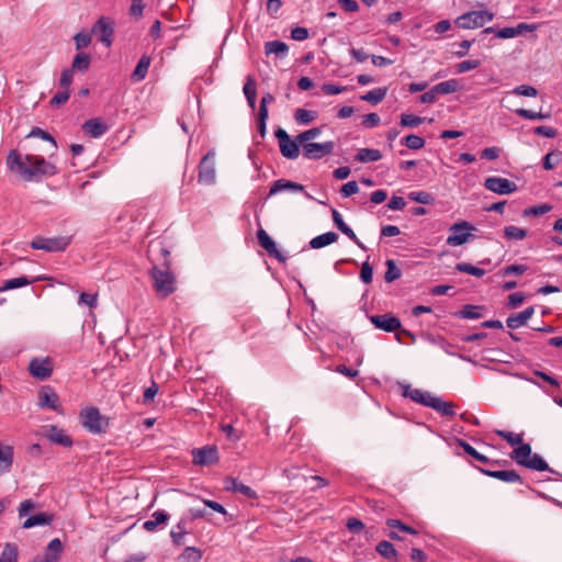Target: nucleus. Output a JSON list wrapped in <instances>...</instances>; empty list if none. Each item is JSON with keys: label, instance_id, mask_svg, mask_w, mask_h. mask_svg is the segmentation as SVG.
<instances>
[{"label": "nucleus", "instance_id": "18", "mask_svg": "<svg viewBox=\"0 0 562 562\" xmlns=\"http://www.w3.org/2000/svg\"><path fill=\"white\" fill-rule=\"evenodd\" d=\"M331 214L336 227L348 236L359 248L366 249L364 245L359 240L355 232L345 223L342 215L335 209L331 210Z\"/></svg>", "mask_w": 562, "mask_h": 562}, {"label": "nucleus", "instance_id": "48", "mask_svg": "<svg viewBox=\"0 0 562 562\" xmlns=\"http://www.w3.org/2000/svg\"><path fill=\"white\" fill-rule=\"evenodd\" d=\"M404 145L409 149H420L425 146V140L418 135L411 134L403 139Z\"/></svg>", "mask_w": 562, "mask_h": 562}, {"label": "nucleus", "instance_id": "34", "mask_svg": "<svg viewBox=\"0 0 562 562\" xmlns=\"http://www.w3.org/2000/svg\"><path fill=\"white\" fill-rule=\"evenodd\" d=\"M256 81L248 77L246 83L244 85V94L247 99L248 104L250 108H255L256 105V97H257V90H256Z\"/></svg>", "mask_w": 562, "mask_h": 562}, {"label": "nucleus", "instance_id": "28", "mask_svg": "<svg viewBox=\"0 0 562 562\" xmlns=\"http://www.w3.org/2000/svg\"><path fill=\"white\" fill-rule=\"evenodd\" d=\"M53 521V516L47 514V513H38V514H35L31 517H29L24 522H23V528H32V527H35V526H45V525H49L50 522Z\"/></svg>", "mask_w": 562, "mask_h": 562}, {"label": "nucleus", "instance_id": "24", "mask_svg": "<svg viewBox=\"0 0 562 562\" xmlns=\"http://www.w3.org/2000/svg\"><path fill=\"white\" fill-rule=\"evenodd\" d=\"M283 191L300 192L303 191V186L290 180L279 179L274 181L270 187L269 195H273Z\"/></svg>", "mask_w": 562, "mask_h": 562}, {"label": "nucleus", "instance_id": "16", "mask_svg": "<svg viewBox=\"0 0 562 562\" xmlns=\"http://www.w3.org/2000/svg\"><path fill=\"white\" fill-rule=\"evenodd\" d=\"M257 239L260 247L266 250L269 257L276 258L281 262L285 260L284 256L277 248L274 240L269 236V234L263 228L258 229Z\"/></svg>", "mask_w": 562, "mask_h": 562}, {"label": "nucleus", "instance_id": "49", "mask_svg": "<svg viewBox=\"0 0 562 562\" xmlns=\"http://www.w3.org/2000/svg\"><path fill=\"white\" fill-rule=\"evenodd\" d=\"M27 137H38L43 140H47L52 143L54 149L57 148V143L55 138L46 131L40 128V127H33Z\"/></svg>", "mask_w": 562, "mask_h": 562}, {"label": "nucleus", "instance_id": "54", "mask_svg": "<svg viewBox=\"0 0 562 562\" xmlns=\"http://www.w3.org/2000/svg\"><path fill=\"white\" fill-rule=\"evenodd\" d=\"M480 308L481 307H479V306L467 305L460 312V317L467 318V319H477L482 316V314L479 312Z\"/></svg>", "mask_w": 562, "mask_h": 562}, {"label": "nucleus", "instance_id": "3", "mask_svg": "<svg viewBox=\"0 0 562 562\" xmlns=\"http://www.w3.org/2000/svg\"><path fill=\"white\" fill-rule=\"evenodd\" d=\"M159 252L162 257L161 267L154 265L150 269V277L153 279V288L160 299H166L177 290L176 277L169 267V250L165 247H159Z\"/></svg>", "mask_w": 562, "mask_h": 562}, {"label": "nucleus", "instance_id": "63", "mask_svg": "<svg viewBox=\"0 0 562 562\" xmlns=\"http://www.w3.org/2000/svg\"><path fill=\"white\" fill-rule=\"evenodd\" d=\"M526 271H527V266H525V265H510V266L505 267L501 271V274L506 277V276H510V274H522Z\"/></svg>", "mask_w": 562, "mask_h": 562}, {"label": "nucleus", "instance_id": "46", "mask_svg": "<svg viewBox=\"0 0 562 562\" xmlns=\"http://www.w3.org/2000/svg\"><path fill=\"white\" fill-rule=\"evenodd\" d=\"M457 270L463 273H468L474 277H482L485 274V270L477 268L468 262H460L457 265Z\"/></svg>", "mask_w": 562, "mask_h": 562}, {"label": "nucleus", "instance_id": "33", "mask_svg": "<svg viewBox=\"0 0 562 562\" xmlns=\"http://www.w3.org/2000/svg\"><path fill=\"white\" fill-rule=\"evenodd\" d=\"M386 93V88H376L362 94L360 99L372 104H378L385 98Z\"/></svg>", "mask_w": 562, "mask_h": 562}, {"label": "nucleus", "instance_id": "25", "mask_svg": "<svg viewBox=\"0 0 562 562\" xmlns=\"http://www.w3.org/2000/svg\"><path fill=\"white\" fill-rule=\"evenodd\" d=\"M484 474L487 476L497 479L503 482L507 483H515V482H521L520 475L515 470H482Z\"/></svg>", "mask_w": 562, "mask_h": 562}, {"label": "nucleus", "instance_id": "43", "mask_svg": "<svg viewBox=\"0 0 562 562\" xmlns=\"http://www.w3.org/2000/svg\"><path fill=\"white\" fill-rule=\"evenodd\" d=\"M459 446L462 447V449L472 458L475 460L482 462V463H488L490 459L485 457L484 454L476 451L470 443H468L464 440H459Z\"/></svg>", "mask_w": 562, "mask_h": 562}, {"label": "nucleus", "instance_id": "55", "mask_svg": "<svg viewBox=\"0 0 562 562\" xmlns=\"http://www.w3.org/2000/svg\"><path fill=\"white\" fill-rule=\"evenodd\" d=\"M423 121V117L412 114H402L401 116V125L404 127H416L422 124Z\"/></svg>", "mask_w": 562, "mask_h": 562}, {"label": "nucleus", "instance_id": "14", "mask_svg": "<svg viewBox=\"0 0 562 562\" xmlns=\"http://www.w3.org/2000/svg\"><path fill=\"white\" fill-rule=\"evenodd\" d=\"M38 406L42 408H49L55 412H60L61 406L59 403L58 394L49 386H43L38 393Z\"/></svg>", "mask_w": 562, "mask_h": 562}, {"label": "nucleus", "instance_id": "44", "mask_svg": "<svg viewBox=\"0 0 562 562\" xmlns=\"http://www.w3.org/2000/svg\"><path fill=\"white\" fill-rule=\"evenodd\" d=\"M408 199L411 201L420 203V204H431L434 202V196L426 191H415L408 193Z\"/></svg>", "mask_w": 562, "mask_h": 562}, {"label": "nucleus", "instance_id": "50", "mask_svg": "<svg viewBox=\"0 0 562 562\" xmlns=\"http://www.w3.org/2000/svg\"><path fill=\"white\" fill-rule=\"evenodd\" d=\"M515 113L524 119L528 120H546L549 117L548 113H541V112H533L531 110L527 109H517Z\"/></svg>", "mask_w": 562, "mask_h": 562}, {"label": "nucleus", "instance_id": "15", "mask_svg": "<svg viewBox=\"0 0 562 562\" xmlns=\"http://www.w3.org/2000/svg\"><path fill=\"white\" fill-rule=\"evenodd\" d=\"M369 319L376 328L386 333L395 331L402 326L401 321L392 314L372 315Z\"/></svg>", "mask_w": 562, "mask_h": 562}, {"label": "nucleus", "instance_id": "17", "mask_svg": "<svg viewBox=\"0 0 562 562\" xmlns=\"http://www.w3.org/2000/svg\"><path fill=\"white\" fill-rule=\"evenodd\" d=\"M81 128L85 134L89 135L90 137L98 138L108 132L109 126L103 123L101 119L95 117L86 121Z\"/></svg>", "mask_w": 562, "mask_h": 562}, {"label": "nucleus", "instance_id": "61", "mask_svg": "<svg viewBox=\"0 0 562 562\" xmlns=\"http://www.w3.org/2000/svg\"><path fill=\"white\" fill-rule=\"evenodd\" d=\"M70 97L69 90L65 89L63 91H58L52 99H50V105L52 106H59L61 104H65Z\"/></svg>", "mask_w": 562, "mask_h": 562}, {"label": "nucleus", "instance_id": "36", "mask_svg": "<svg viewBox=\"0 0 562 562\" xmlns=\"http://www.w3.org/2000/svg\"><path fill=\"white\" fill-rule=\"evenodd\" d=\"M90 56L86 53H79L75 56L71 65V70L86 71L90 66Z\"/></svg>", "mask_w": 562, "mask_h": 562}, {"label": "nucleus", "instance_id": "57", "mask_svg": "<svg viewBox=\"0 0 562 562\" xmlns=\"http://www.w3.org/2000/svg\"><path fill=\"white\" fill-rule=\"evenodd\" d=\"M79 304L94 308L98 305V294L82 292L79 296Z\"/></svg>", "mask_w": 562, "mask_h": 562}, {"label": "nucleus", "instance_id": "29", "mask_svg": "<svg viewBox=\"0 0 562 562\" xmlns=\"http://www.w3.org/2000/svg\"><path fill=\"white\" fill-rule=\"evenodd\" d=\"M522 467L535 471L552 472V470L549 468V464L538 453H531Z\"/></svg>", "mask_w": 562, "mask_h": 562}, {"label": "nucleus", "instance_id": "5", "mask_svg": "<svg viewBox=\"0 0 562 562\" xmlns=\"http://www.w3.org/2000/svg\"><path fill=\"white\" fill-rule=\"evenodd\" d=\"M71 236L44 237L35 236L30 246L32 249L44 250L46 252H59L67 249L71 244Z\"/></svg>", "mask_w": 562, "mask_h": 562}, {"label": "nucleus", "instance_id": "1", "mask_svg": "<svg viewBox=\"0 0 562 562\" xmlns=\"http://www.w3.org/2000/svg\"><path fill=\"white\" fill-rule=\"evenodd\" d=\"M7 168L26 182H38L43 178L55 176L58 170L43 156L34 154H21L11 149L5 160Z\"/></svg>", "mask_w": 562, "mask_h": 562}, {"label": "nucleus", "instance_id": "59", "mask_svg": "<svg viewBox=\"0 0 562 562\" xmlns=\"http://www.w3.org/2000/svg\"><path fill=\"white\" fill-rule=\"evenodd\" d=\"M338 239V235L335 232H328L322 235H318L317 246L318 248L328 246L335 243Z\"/></svg>", "mask_w": 562, "mask_h": 562}, {"label": "nucleus", "instance_id": "2", "mask_svg": "<svg viewBox=\"0 0 562 562\" xmlns=\"http://www.w3.org/2000/svg\"><path fill=\"white\" fill-rule=\"evenodd\" d=\"M274 135L278 139L280 151L285 158H297L300 146H303L304 156L307 158L316 157V143L311 142L316 137V127L299 134L295 139H291L289 134L281 127L276 131Z\"/></svg>", "mask_w": 562, "mask_h": 562}, {"label": "nucleus", "instance_id": "23", "mask_svg": "<svg viewBox=\"0 0 562 562\" xmlns=\"http://www.w3.org/2000/svg\"><path fill=\"white\" fill-rule=\"evenodd\" d=\"M14 459L13 447L0 442V473L9 472Z\"/></svg>", "mask_w": 562, "mask_h": 562}, {"label": "nucleus", "instance_id": "60", "mask_svg": "<svg viewBox=\"0 0 562 562\" xmlns=\"http://www.w3.org/2000/svg\"><path fill=\"white\" fill-rule=\"evenodd\" d=\"M76 43V48L81 49L88 47L91 43V36L87 32H79L74 37Z\"/></svg>", "mask_w": 562, "mask_h": 562}, {"label": "nucleus", "instance_id": "20", "mask_svg": "<svg viewBox=\"0 0 562 562\" xmlns=\"http://www.w3.org/2000/svg\"><path fill=\"white\" fill-rule=\"evenodd\" d=\"M61 541L58 538H55L47 544L44 557H41V560L45 562H58L61 558Z\"/></svg>", "mask_w": 562, "mask_h": 562}, {"label": "nucleus", "instance_id": "27", "mask_svg": "<svg viewBox=\"0 0 562 562\" xmlns=\"http://www.w3.org/2000/svg\"><path fill=\"white\" fill-rule=\"evenodd\" d=\"M169 519V515L164 510H157L153 514V519L146 520L143 524V528L146 531H155L158 525L166 524Z\"/></svg>", "mask_w": 562, "mask_h": 562}, {"label": "nucleus", "instance_id": "4", "mask_svg": "<svg viewBox=\"0 0 562 562\" xmlns=\"http://www.w3.org/2000/svg\"><path fill=\"white\" fill-rule=\"evenodd\" d=\"M79 419L81 426L93 435L105 434L110 426V418L102 415L100 409L94 406H88L80 411Z\"/></svg>", "mask_w": 562, "mask_h": 562}, {"label": "nucleus", "instance_id": "22", "mask_svg": "<svg viewBox=\"0 0 562 562\" xmlns=\"http://www.w3.org/2000/svg\"><path fill=\"white\" fill-rule=\"evenodd\" d=\"M535 313V307L529 306L525 311L510 315L507 321L506 325L507 327L512 329L519 328L520 326L526 325V323L531 318V316Z\"/></svg>", "mask_w": 562, "mask_h": 562}, {"label": "nucleus", "instance_id": "10", "mask_svg": "<svg viewBox=\"0 0 562 562\" xmlns=\"http://www.w3.org/2000/svg\"><path fill=\"white\" fill-rule=\"evenodd\" d=\"M92 33L99 36V41L106 47L112 44L114 22L110 18L101 16L92 26Z\"/></svg>", "mask_w": 562, "mask_h": 562}, {"label": "nucleus", "instance_id": "39", "mask_svg": "<svg viewBox=\"0 0 562 562\" xmlns=\"http://www.w3.org/2000/svg\"><path fill=\"white\" fill-rule=\"evenodd\" d=\"M31 283H32V281L27 277H24V276L19 277V278H13V279L7 280L4 282V284L0 288V291H8V290L22 288V286L29 285Z\"/></svg>", "mask_w": 562, "mask_h": 562}, {"label": "nucleus", "instance_id": "21", "mask_svg": "<svg viewBox=\"0 0 562 562\" xmlns=\"http://www.w3.org/2000/svg\"><path fill=\"white\" fill-rule=\"evenodd\" d=\"M427 407H431L432 409L440 413L442 416H454V405L451 402H446L440 397L431 396L429 398V403H426Z\"/></svg>", "mask_w": 562, "mask_h": 562}, {"label": "nucleus", "instance_id": "6", "mask_svg": "<svg viewBox=\"0 0 562 562\" xmlns=\"http://www.w3.org/2000/svg\"><path fill=\"white\" fill-rule=\"evenodd\" d=\"M494 14L486 11H471L460 15L456 23L459 27L464 30L482 27L485 23L491 22Z\"/></svg>", "mask_w": 562, "mask_h": 562}, {"label": "nucleus", "instance_id": "30", "mask_svg": "<svg viewBox=\"0 0 562 562\" xmlns=\"http://www.w3.org/2000/svg\"><path fill=\"white\" fill-rule=\"evenodd\" d=\"M382 158V154L378 149L372 148H361L355 159L360 162H371V161H378Z\"/></svg>", "mask_w": 562, "mask_h": 562}, {"label": "nucleus", "instance_id": "52", "mask_svg": "<svg viewBox=\"0 0 562 562\" xmlns=\"http://www.w3.org/2000/svg\"><path fill=\"white\" fill-rule=\"evenodd\" d=\"M480 65H481V61L477 59L463 60V61L457 64L456 70L458 74H464L472 69L477 68Z\"/></svg>", "mask_w": 562, "mask_h": 562}, {"label": "nucleus", "instance_id": "58", "mask_svg": "<svg viewBox=\"0 0 562 562\" xmlns=\"http://www.w3.org/2000/svg\"><path fill=\"white\" fill-rule=\"evenodd\" d=\"M294 117L299 124H307L314 120L313 112L305 109H297Z\"/></svg>", "mask_w": 562, "mask_h": 562}, {"label": "nucleus", "instance_id": "26", "mask_svg": "<svg viewBox=\"0 0 562 562\" xmlns=\"http://www.w3.org/2000/svg\"><path fill=\"white\" fill-rule=\"evenodd\" d=\"M376 552L384 559L393 562L398 561V552L395 547L386 540L380 541L375 547Z\"/></svg>", "mask_w": 562, "mask_h": 562}, {"label": "nucleus", "instance_id": "64", "mask_svg": "<svg viewBox=\"0 0 562 562\" xmlns=\"http://www.w3.org/2000/svg\"><path fill=\"white\" fill-rule=\"evenodd\" d=\"M359 191L358 183L356 181H349L341 187L340 194L342 198H349Z\"/></svg>", "mask_w": 562, "mask_h": 562}, {"label": "nucleus", "instance_id": "8", "mask_svg": "<svg viewBox=\"0 0 562 562\" xmlns=\"http://www.w3.org/2000/svg\"><path fill=\"white\" fill-rule=\"evenodd\" d=\"M193 463L200 467H209L220 461L218 450L215 446L207 445L192 450Z\"/></svg>", "mask_w": 562, "mask_h": 562}, {"label": "nucleus", "instance_id": "53", "mask_svg": "<svg viewBox=\"0 0 562 562\" xmlns=\"http://www.w3.org/2000/svg\"><path fill=\"white\" fill-rule=\"evenodd\" d=\"M221 430L226 435V437L232 441H238L243 432L235 429L232 424H222Z\"/></svg>", "mask_w": 562, "mask_h": 562}, {"label": "nucleus", "instance_id": "42", "mask_svg": "<svg viewBox=\"0 0 562 562\" xmlns=\"http://www.w3.org/2000/svg\"><path fill=\"white\" fill-rule=\"evenodd\" d=\"M402 276L401 269L396 266L393 260L386 261V271L384 279L386 282H393Z\"/></svg>", "mask_w": 562, "mask_h": 562}, {"label": "nucleus", "instance_id": "19", "mask_svg": "<svg viewBox=\"0 0 562 562\" xmlns=\"http://www.w3.org/2000/svg\"><path fill=\"white\" fill-rule=\"evenodd\" d=\"M402 387V395L404 397H409L413 402L422 404L426 406V403H429V398H431L432 394L429 392L422 391L419 389H413L409 384H400Z\"/></svg>", "mask_w": 562, "mask_h": 562}, {"label": "nucleus", "instance_id": "7", "mask_svg": "<svg viewBox=\"0 0 562 562\" xmlns=\"http://www.w3.org/2000/svg\"><path fill=\"white\" fill-rule=\"evenodd\" d=\"M216 172H215V162H214V153L209 151L203 156L199 164V175L198 181L199 183L211 186L215 182Z\"/></svg>", "mask_w": 562, "mask_h": 562}, {"label": "nucleus", "instance_id": "11", "mask_svg": "<svg viewBox=\"0 0 562 562\" xmlns=\"http://www.w3.org/2000/svg\"><path fill=\"white\" fill-rule=\"evenodd\" d=\"M484 187L497 194H510L517 191L515 182L502 177H488L484 181Z\"/></svg>", "mask_w": 562, "mask_h": 562}, {"label": "nucleus", "instance_id": "56", "mask_svg": "<svg viewBox=\"0 0 562 562\" xmlns=\"http://www.w3.org/2000/svg\"><path fill=\"white\" fill-rule=\"evenodd\" d=\"M513 93L516 95L535 98V97H537L538 91L532 86L521 85V86L514 88Z\"/></svg>", "mask_w": 562, "mask_h": 562}, {"label": "nucleus", "instance_id": "13", "mask_svg": "<svg viewBox=\"0 0 562 562\" xmlns=\"http://www.w3.org/2000/svg\"><path fill=\"white\" fill-rule=\"evenodd\" d=\"M29 370H30V373L43 381V380H46L48 379L52 373H53V362L49 358H44V359H32L30 364H29Z\"/></svg>", "mask_w": 562, "mask_h": 562}, {"label": "nucleus", "instance_id": "41", "mask_svg": "<svg viewBox=\"0 0 562 562\" xmlns=\"http://www.w3.org/2000/svg\"><path fill=\"white\" fill-rule=\"evenodd\" d=\"M179 559L187 562H199L202 559V552L195 547H187Z\"/></svg>", "mask_w": 562, "mask_h": 562}, {"label": "nucleus", "instance_id": "37", "mask_svg": "<svg viewBox=\"0 0 562 562\" xmlns=\"http://www.w3.org/2000/svg\"><path fill=\"white\" fill-rule=\"evenodd\" d=\"M527 234V229L514 225L506 226L504 228V236L508 240H522L524 238H526Z\"/></svg>", "mask_w": 562, "mask_h": 562}, {"label": "nucleus", "instance_id": "51", "mask_svg": "<svg viewBox=\"0 0 562 562\" xmlns=\"http://www.w3.org/2000/svg\"><path fill=\"white\" fill-rule=\"evenodd\" d=\"M495 432H496L497 436H499L503 439H505L512 446H516V445H521L522 443L521 435L509 432V431H505V430H496Z\"/></svg>", "mask_w": 562, "mask_h": 562}, {"label": "nucleus", "instance_id": "35", "mask_svg": "<svg viewBox=\"0 0 562 562\" xmlns=\"http://www.w3.org/2000/svg\"><path fill=\"white\" fill-rule=\"evenodd\" d=\"M288 50V45L281 41H270L265 44V53L267 55H285Z\"/></svg>", "mask_w": 562, "mask_h": 562}, {"label": "nucleus", "instance_id": "32", "mask_svg": "<svg viewBox=\"0 0 562 562\" xmlns=\"http://www.w3.org/2000/svg\"><path fill=\"white\" fill-rule=\"evenodd\" d=\"M149 65H150V58L147 56H142L133 71V75H132L133 80H135V81L143 80L147 75Z\"/></svg>", "mask_w": 562, "mask_h": 562}, {"label": "nucleus", "instance_id": "45", "mask_svg": "<svg viewBox=\"0 0 562 562\" xmlns=\"http://www.w3.org/2000/svg\"><path fill=\"white\" fill-rule=\"evenodd\" d=\"M18 560V549L14 544L7 543L1 557L0 562H16Z\"/></svg>", "mask_w": 562, "mask_h": 562}, {"label": "nucleus", "instance_id": "38", "mask_svg": "<svg viewBox=\"0 0 562 562\" xmlns=\"http://www.w3.org/2000/svg\"><path fill=\"white\" fill-rule=\"evenodd\" d=\"M434 87L435 91L438 94H449L456 92L459 89V83L456 79H450L447 81L439 82Z\"/></svg>", "mask_w": 562, "mask_h": 562}, {"label": "nucleus", "instance_id": "62", "mask_svg": "<svg viewBox=\"0 0 562 562\" xmlns=\"http://www.w3.org/2000/svg\"><path fill=\"white\" fill-rule=\"evenodd\" d=\"M373 278V269L369 265L368 261L362 263L361 271H360V279L363 283L369 284L372 282Z\"/></svg>", "mask_w": 562, "mask_h": 562}, {"label": "nucleus", "instance_id": "12", "mask_svg": "<svg viewBox=\"0 0 562 562\" xmlns=\"http://www.w3.org/2000/svg\"><path fill=\"white\" fill-rule=\"evenodd\" d=\"M43 434L50 442L65 448H70L74 443L72 438L64 429L55 425L44 426Z\"/></svg>", "mask_w": 562, "mask_h": 562}, {"label": "nucleus", "instance_id": "40", "mask_svg": "<svg viewBox=\"0 0 562 562\" xmlns=\"http://www.w3.org/2000/svg\"><path fill=\"white\" fill-rule=\"evenodd\" d=\"M562 162V153L561 151H550L543 158V168L546 170H551L555 166Z\"/></svg>", "mask_w": 562, "mask_h": 562}, {"label": "nucleus", "instance_id": "47", "mask_svg": "<svg viewBox=\"0 0 562 562\" xmlns=\"http://www.w3.org/2000/svg\"><path fill=\"white\" fill-rule=\"evenodd\" d=\"M385 524L390 528L398 529V530H401L403 532H406V533H409V535H417L418 533V531L416 529H414L411 526L405 525L404 522H402L398 519L390 518V519L386 520Z\"/></svg>", "mask_w": 562, "mask_h": 562}, {"label": "nucleus", "instance_id": "9", "mask_svg": "<svg viewBox=\"0 0 562 562\" xmlns=\"http://www.w3.org/2000/svg\"><path fill=\"white\" fill-rule=\"evenodd\" d=\"M471 229H473V227L465 221L454 223L450 227L451 234L447 238V244L450 246H461L465 244L471 237Z\"/></svg>", "mask_w": 562, "mask_h": 562}, {"label": "nucleus", "instance_id": "31", "mask_svg": "<svg viewBox=\"0 0 562 562\" xmlns=\"http://www.w3.org/2000/svg\"><path fill=\"white\" fill-rule=\"evenodd\" d=\"M531 447L528 443H521L518 448L514 449L510 453V458L515 460L518 464L524 465V463L528 460L531 454Z\"/></svg>", "mask_w": 562, "mask_h": 562}]
</instances>
